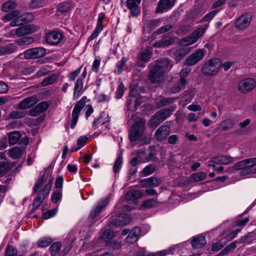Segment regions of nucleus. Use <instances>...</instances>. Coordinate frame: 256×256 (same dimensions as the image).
Returning a JSON list of instances; mask_svg holds the SVG:
<instances>
[{"label":"nucleus","instance_id":"nucleus-2","mask_svg":"<svg viewBox=\"0 0 256 256\" xmlns=\"http://www.w3.org/2000/svg\"><path fill=\"white\" fill-rule=\"evenodd\" d=\"M76 239L72 234H70L63 244L59 242L52 243L49 248L50 256H66L72 248Z\"/></svg>","mask_w":256,"mask_h":256},{"label":"nucleus","instance_id":"nucleus-7","mask_svg":"<svg viewBox=\"0 0 256 256\" xmlns=\"http://www.w3.org/2000/svg\"><path fill=\"white\" fill-rule=\"evenodd\" d=\"M208 27V24H206L204 28H198L190 35L183 38L182 43L185 46L194 44L204 34Z\"/></svg>","mask_w":256,"mask_h":256},{"label":"nucleus","instance_id":"nucleus-52","mask_svg":"<svg viewBox=\"0 0 256 256\" xmlns=\"http://www.w3.org/2000/svg\"><path fill=\"white\" fill-rule=\"evenodd\" d=\"M194 95V92L192 90L185 91L184 96L182 97V100L186 103H188L192 101Z\"/></svg>","mask_w":256,"mask_h":256},{"label":"nucleus","instance_id":"nucleus-37","mask_svg":"<svg viewBox=\"0 0 256 256\" xmlns=\"http://www.w3.org/2000/svg\"><path fill=\"white\" fill-rule=\"evenodd\" d=\"M234 124V120L232 118H227L224 120L220 124V128L224 130L232 128Z\"/></svg>","mask_w":256,"mask_h":256},{"label":"nucleus","instance_id":"nucleus-48","mask_svg":"<svg viewBox=\"0 0 256 256\" xmlns=\"http://www.w3.org/2000/svg\"><path fill=\"white\" fill-rule=\"evenodd\" d=\"M130 200H126L125 199L122 201V207L124 210H126L128 212L131 211L136 207V204L134 202H130Z\"/></svg>","mask_w":256,"mask_h":256},{"label":"nucleus","instance_id":"nucleus-15","mask_svg":"<svg viewBox=\"0 0 256 256\" xmlns=\"http://www.w3.org/2000/svg\"><path fill=\"white\" fill-rule=\"evenodd\" d=\"M252 20V16L245 14L239 16L235 22V27L236 29L242 30L248 28Z\"/></svg>","mask_w":256,"mask_h":256},{"label":"nucleus","instance_id":"nucleus-28","mask_svg":"<svg viewBox=\"0 0 256 256\" xmlns=\"http://www.w3.org/2000/svg\"><path fill=\"white\" fill-rule=\"evenodd\" d=\"M22 137L20 133L18 131H14L9 133L8 135L9 143L11 145H14L16 144H23L20 138Z\"/></svg>","mask_w":256,"mask_h":256},{"label":"nucleus","instance_id":"nucleus-53","mask_svg":"<svg viewBox=\"0 0 256 256\" xmlns=\"http://www.w3.org/2000/svg\"><path fill=\"white\" fill-rule=\"evenodd\" d=\"M206 174L204 172H198L191 176V180L194 182H200L205 178Z\"/></svg>","mask_w":256,"mask_h":256},{"label":"nucleus","instance_id":"nucleus-16","mask_svg":"<svg viewBox=\"0 0 256 256\" xmlns=\"http://www.w3.org/2000/svg\"><path fill=\"white\" fill-rule=\"evenodd\" d=\"M38 102V96L36 95L27 97L19 102L16 108L20 110H27L34 106Z\"/></svg>","mask_w":256,"mask_h":256},{"label":"nucleus","instance_id":"nucleus-12","mask_svg":"<svg viewBox=\"0 0 256 256\" xmlns=\"http://www.w3.org/2000/svg\"><path fill=\"white\" fill-rule=\"evenodd\" d=\"M206 50L204 49H198L192 53L186 60L184 64L192 66L196 64L204 57Z\"/></svg>","mask_w":256,"mask_h":256},{"label":"nucleus","instance_id":"nucleus-24","mask_svg":"<svg viewBox=\"0 0 256 256\" xmlns=\"http://www.w3.org/2000/svg\"><path fill=\"white\" fill-rule=\"evenodd\" d=\"M172 62L168 58H164L160 60L156 66H158L160 69L164 70V72H168L172 66Z\"/></svg>","mask_w":256,"mask_h":256},{"label":"nucleus","instance_id":"nucleus-18","mask_svg":"<svg viewBox=\"0 0 256 256\" xmlns=\"http://www.w3.org/2000/svg\"><path fill=\"white\" fill-rule=\"evenodd\" d=\"M49 104L46 101H43L29 110L30 114L32 116H36L46 112L49 107Z\"/></svg>","mask_w":256,"mask_h":256},{"label":"nucleus","instance_id":"nucleus-61","mask_svg":"<svg viewBox=\"0 0 256 256\" xmlns=\"http://www.w3.org/2000/svg\"><path fill=\"white\" fill-rule=\"evenodd\" d=\"M124 84L122 83H120L118 87L116 88V96L118 98H121L124 95Z\"/></svg>","mask_w":256,"mask_h":256},{"label":"nucleus","instance_id":"nucleus-1","mask_svg":"<svg viewBox=\"0 0 256 256\" xmlns=\"http://www.w3.org/2000/svg\"><path fill=\"white\" fill-rule=\"evenodd\" d=\"M54 179V178H50L47 184L44 186V174L40 176L34 188V192L37 194V196L33 202L34 210H36L48 196L50 191Z\"/></svg>","mask_w":256,"mask_h":256},{"label":"nucleus","instance_id":"nucleus-23","mask_svg":"<svg viewBox=\"0 0 256 256\" xmlns=\"http://www.w3.org/2000/svg\"><path fill=\"white\" fill-rule=\"evenodd\" d=\"M176 106H170L168 108H165L158 111L155 114L156 117L161 122L164 121L167 118H168L171 114V112L176 110Z\"/></svg>","mask_w":256,"mask_h":256},{"label":"nucleus","instance_id":"nucleus-63","mask_svg":"<svg viewBox=\"0 0 256 256\" xmlns=\"http://www.w3.org/2000/svg\"><path fill=\"white\" fill-rule=\"evenodd\" d=\"M64 183V178L62 176H58L55 182V188L56 190L62 189Z\"/></svg>","mask_w":256,"mask_h":256},{"label":"nucleus","instance_id":"nucleus-31","mask_svg":"<svg viewBox=\"0 0 256 256\" xmlns=\"http://www.w3.org/2000/svg\"><path fill=\"white\" fill-rule=\"evenodd\" d=\"M162 22L161 18L152 19L147 21L144 24V27L148 29V32H152L160 26Z\"/></svg>","mask_w":256,"mask_h":256},{"label":"nucleus","instance_id":"nucleus-17","mask_svg":"<svg viewBox=\"0 0 256 256\" xmlns=\"http://www.w3.org/2000/svg\"><path fill=\"white\" fill-rule=\"evenodd\" d=\"M164 70L160 69L158 66H154L150 72V79L152 83H159L163 79Z\"/></svg>","mask_w":256,"mask_h":256},{"label":"nucleus","instance_id":"nucleus-38","mask_svg":"<svg viewBox=\"0 0 256 256\" xmlns=\"http://www.w3.org/2000/svg\"><path fill=\"white\" fill-rule=\"evenodd\" d=\"M15 50V47L12 44L0 46V56L13 53Z\"/></svg>","mask_w":256,"mask_h":256},{"label":"nucleus","instance_id":"nucleus-19","mask_svg":"<svg viewBox=\"0 0 256 256\" xmlns=\"http://www.w3.org/2000/svg\"><path fill=\"white\" fill-rule=\"evenodd\" d=\"M234 162V158L228 156L218 155L212 158L210 162L216 164H228Z\"/></svg>","mask_w":256,"mask_h":256},{"label":"nucleus","instance_id":"nucleus-46","mask_svg":"<svg viewBox=\"0 0 256 256\" xmlns=\"http://www.w3.org/2000/svg\"><path fill=\"white\" fill-rule=\"evenodd\" d=\"M122 157L120 154L119 155L118 157L116 160L113 166V170L114 172L116 174L122 168Z\"/></svg>","mask_w":256,"mask_h":256},{"label":"nucleus","instance_id":"nucleus-62","mask_svg":"<svg viewBox=\"0 0 256 256\" xmlns=\"http://www.w3.org/2000/svg\"><path fill=\"white\" fill-rule=\"evenodd\" d=\"M217 12L218 11L215 10H212L204 16L202 22H208L214 18Z\"/></svg>","mask_w":256,"mask_h":256},{"label":"nucleus","instance_id":"nucleus-59","mask_svg":"<svg viewBox=\"0 0 256 256\" xmlns=\"http://www.w3.org/2000/svg\"><path fill=\"white\" fill-rule=\"evenodd\" d=\"M136 156L139 159L140 162L144 163L147 162L144 150H138Z\"/></svg>","mask_w":256,"mask_h":256},{"label":"nucleus","instance_id":"nucleus-39","mask_svg":"<svg viewBox=\"0 0 256 256\" xmlns=\"http://www.w3.org/2000/svg\"><path fill=\"white\" fill-rule=\"evenodd\" d=\"M62 190L61 189L55 190L52 193L51 196V200L53 203H57L58 201H60L62 198Z\"/></svg>","mask_w":256,"mask_h":256},{"label":"nucleus","instance_id":"nucleus-55","mask_svg":"<svg viewBox=\"0 0 256 256\" xmlns=\"http://www.w3.org/2000/svg\"><path fill=\"white\" fill-rule=\"evenodd\" d=\"M191 70L192 68H190L186 67L182 68L180 72V78H182L187 84H188V82L186 80L185 78L188 76V74L191 72Z\"/></svg>","mask_w":256,"mask_h":256},{"label":"nucleus","instance_id":"nucleus-49","mask_svg":"<svg viewBox=\"0 0 256 256\" xmlns=\"http://www.w3.org/2000/svg\"><path fill=\"white\" fill-rule=\"evenodd\" d=\"M52 242V240L50 237H44L38 240V246L40 248H45L48 246Z\"/></svg>","mask_w":256,"mask_h":256},{"label":"nucleus","instance_id":"nucleus-60","mask_svg":"<svg viewBox=\"0 0 256 256\" xmlns=\"http://www.w3.org/2000/svg\"><path fill=\"white\" fill-rule=\"evenodd\" d=\"M58 208L48 210L42 214L44 219H48L54 216L57 212Z\"/></svg>","mask_w":256,"mask_h":256},{"label":"nucleus","instance_id":"nucleus-56","mask_svg":"<svg viewBox=\"0 0 256 256\" xmlns=\"http://www.w3.org/2000/svg\"><path fill=\"white\" fill-rule=\"evenodd\" d=\"M101 58L99 56H96L92 63V70L93 72L98 73L100 66Z\"/></svg>","mask_w":256,"mask_h":256},{"label":"nucleus","instance_id":"nucleus-20","mask_svg":"<svg viewBox=\"0 0 256 256\" xmlns=\"http://www.w3.org/2000/svg\"><path fill=\"white\" fill-rule=\"evenodd\" d=\"M151 56L152 53L149 50H144L142 51L138 56V66L142 68L144 67L145 64L150 60Z\"/></svg>","mask_w":256,"mask_h":256},{"label":"nucleus","instance_id":"nucleus-29","mask_svg":"<svg viewBox=\"0 0 256 256\" xmlns=\"http://www.w3.org/2000/svg\"><path fill=\"white\" fill-rule=\"evenodd\" d=\"M127 60L122 57L116 64V70H114L115 73L120 74L122 73L124 70L128 72L130 71V69L126 66V62Z\"/></svg>","mask_w":256,"mask_h":256},{"label":"nucleus","instance_id":"nucleus-36","mask_svg":"<svg viewBox=\"0 0 256 256\" xmlns=\"http://www.w3.org/2000/svg\"><path fill=\"white\" fill-rule=\"evenodd\" d=\"M16 3L14 1H7L2 5V10L5 12H10L16 8Z\"/></svg>","mask_w":256,"mask_h":256},{"label":"nucleus","instance_id":"nucleus-26","mask_svg":"<svg viewBox=\"0 0 256 256\" xmlns=\"http://www.w3.org/2000/svg\"><path fill=\"white\" fill-rule=\"evenodd\" d=\"M188 84L182 78H180L179 80L174 84L170 88V92L172 94H176L184 90Z\"/></svg>","mask_w":256,"mask_h":256},{"label":"nucleus","instance_id":"nucleus-5","mask_svg":"<svg viewBox=\"0 0 256 256\" xmlns=\"http://www.w3.org/2000/svg\"><path fill=\"white\" fill-rule=\"evenodd\" d=\"M108 203V198H104L94 206L88 218V222L90 225L94 224L96 222L100 220L102 216L101 213L106 209Z\"/></svg>","mask_w":256,"mask_h":256},{"label":"nucleus","instance_id":"nucleus-40","mask_svg":"<svg viewBox=\"0 0 256 256\" xmlns=\"http://www.w3.org/2000/svg\"><path fill=\"white\" fill-rule=\"evenodd\" d=\"M58 76L56 74H52L50 76H47L43 80L41 84L43 86L53 84L57 80Z\"/></svg>","mask_w":256,"mask_h":256},{"label":"nucleus","instance_id":"nucleus-32","mask_svg":"<svg viewBox=\"0 0 256 256\" xmlns=\"http://www.w3.org/2000/svg\"><path fill=\"white\" fill-rule=\"evenodd\" d=\"M141 194L140 191L136 190H132L128 191L124 196V199L126 200L133 201L140 198Z\"/></svg>","mask_w":256,"mask_h":256},{"label":"nucleus","instance_id":"nucleus-45","mask_svg":"<svg viewBox=\"0 0 256 256\" xmlns=\"http://www.w3.org/2000/svg\"><path fill=\"white\" fill-rule=\"evenodd\" d=\"M173 42V40L170 38H168V39H162L160 40L158 42H156L154 44V46L157 47H166L170 46L171 44Z\"/></svg>","mask_w":256,"mask_h":256},{"label":"nucleus","instance_id":"nucleus-4","mask_svg":"<svg viewBox=\"0 0 256 256\" xmlns=\"http://www.w3.org/2000/svg\"><path fill=\"white\" fill-rule=\"evenodd\" d=\"M233 168L236 170H242L240 172L242 176L256 173V158H250L241 160L236 163Z\"/></svg>","mask_w":256,"mask_h":256},{"label":"nucleus","instance_id":"nucleus-8","mask_svg":"<svg viewBox=\"0 0 256 256\" xmlns=\"http://www.w3.org/2000/svg\"><path fill=\"white\" fill-rule=\"evenodd\" d=\"M86 96H83L75 104L72 111V120L70 125L71 128L74 129L78 120L80 114L86 104Z\"/></svg>","mask_w":256,"mask_h":256},{"label":"nucleus","instance_id":"nucleus-35","mask_svg":"<svg viewBox=\"0 0 256 256\" xmlns=\"http://www.w3.org/2000/svg\"><path fill=\"white\" fill-rule=\"evenodd\" d=\"M22 150L18 146H14L10 148L8 152V156L14 160H16L20 158L22 156Z\"/></svg>","mask_w":256,"mask_h":256},{"label":"nucleus","instance_id":"nucleus-64","mask_svg":"<svg viewBox=\"0 0 256 256\" xmlns=\"http://www.w3.org/2000/svg\"><path fill=\"white\" fill-rule=\"evenodd\" d=\"M172 24H166L160 28L156 32V34H161L164 33L170 30L172 28Z\"/></svg>","mask_w":256,"mask_h":256},{"label":"nucleus","instance_id":"nucleus-34","mask_svg":"<svg viewBox=\"0 0 256 256\" xmlns=\"http://www.w3.org/2000/svg\"><path fill=\"white\" fill-rule=\"evenodd\" d=\"M83 88L82 78H78L76 80L74 87V96H79L82 93V90Z\"/></svg>","mask_w":256,"mask_h":256},{"label":"nucleus","instance_id":"nucleus-58","mask_svg":"<svg viewBox=\"0 0 256 256\" xmlns=\"http://www.w3.org/2000/svg\"><path fill=\"white\" fill-rule=\"evenodd\" d=\"M155 169L156 166L154 164H149L143 169L142 172L144 176H148L152 174Z\"/></svg>","mask_w":256,"mask_h":256},{"label":"nucleus","instance_id":"nucleus-54","mask_svg":"<svg viewBox=\"0 0 256 256\" xmlns=\"http://www.w3.org/2000/svg\"><path fill=\"white\" fill-rule=\"evenodd\" d=\"M114 236V232L108 229H102L101 236L103 239L112 238Z\"/></svg>","mask_w":256,"mask_h":256},{"label":"nucleus","instance_id":"nucleus-47","mask_svg":"<svg viewBox=\"0 0 256 256\" xmlns=\"http://www.w3.org/2000/svg\"><path fill=\"white\" fill-rule=\"evenodd\" d=\"M26 112L22 111L14 110L9 114V116L13 119H20L25 116Z\"/></svg>","mask_w":256,"mask_h":256},{"label":"nucleus","instance_id":"nucleus-33","mask_svg":"<svg viewBox=\"0 0 256 256\" xmlns=\"http://www.w3.org/2000/svg\"><path fill=\"white\" fill-rule=\"evenodd\" d=\"M8 168V161L4 154L0 153V176L6 173Z\"/></svg>","mask_w":256,"mask_h":256},{"label":"nucleus","instance_id":"nucleus-50","mask_svg":"<svg viewBox=\"0 0 256 256\" xmlns=\"http://www.w3.org/2000/svg\"><path fill=\"white\" fill-rule=\"evenodd\" d=\"M176 100L174 98H166L160 99L157 103L159 107L166 106L168 104H171L174 102Z\"/></svg>","mask_w":256,"mask_h":256},{"label":"nucleus","instance_id":"nucleus-13","mask_svg":"<svg viewBox=\"0 0 256 256\" xmlns=\"http://www.w3.org/2000/svg\"><path fill=\"white\" fill-rule=\"evenodd\" d=\"M256 86V81L252 78H248L239 82L238 90L242 93H246L252 90Z\"/></svg>","mask_w":256,"mask_h":256},{"label":"nucleus","instance_id":"nucleus-30","mask_svg":"<svg viewBox=\"0 0 256 256\" xmlns=\"http://www.w3.org/2000/svg\"><path fill=\"white\" fill-rule=\"evenodd\" d=\"M192 246L194 248H199L206 244V240L204 236L200 235L193 238L191 242Z\"/></svg>","mask_w":256,"mask_h":256},{"label":"nucleus","instance_id":"nucleus-22","mask_svg":"<svg viewBox=\"0 0 256 256\" xmlns=\"http://www.w3.org/2000/svg\"><path fill=\"white\" fill-rule=\"evenodd\" d=\"M170 128L168 126L165 125L160 126L155 132L156 139L158 140H164L170 134Z\"/></svg>","mask_w":256,"mask_h":256},{"label":"nucleus","instance_id":"nucleus-3","mask_svg":"<svg viewBox=\"0 0 256 256\" xmlns=\"http://www.w3.org/2000/svg\"><path fill=\"white\" fill-rule=\"evenodd\" d=\"M146 122L142 119L136 122L131 126L128 131V138L130 142H136L142 141L144 143H150V139L144 137L146 130Z\"/></svg>","mask_w":256,"mask_h":256},{"label":"nucleus","instance_id":"nucleus-9","mask_svg":"<svg viewBox=\"0 0 256 256\" xmlns=\"http://www.w3.org/2000/svg\"><path fill=\"white\" fill-rule=\"evenodd\" d=\"M35 28L31 25H22L10 31V36L15 38L30 34L35 32Z\"/></svg>","mask_w":256,"mask_h":256},{"label":"nucleus","instance_id":"nucleus-10","mask_svg":"<svg viewBox=\"0 0 256 256\" xmlns=\"http://www.w3.org/2000/svg\"><path fill=\"white\" fill-rule=\"evenodd\" d=\"M46 42L50 46H57L60 44L63 35L58 30H52L48 32L44 36Z\"/></svg>","mask_w":256,"mask_h":256},{"label":"nucleus","instance_id":"nucleus-57","mask_svg":"<svg viewBox=\"0 0 256 256\" xmlns=\"http://www.w3.org/2000/svg\"><path fill=\"white\" fill-rule=\"evenodd\" d=\"M34 40L33 38L29 36L24 37L18 39L16 42L19 43L20 44H30L32 42H33Z\"/></svg>","mask_w":256,"mask_h":256},{"label":"nucleus","instance_id":"nucleus-42","mask_svg":"<svg viewBox=\"0 0 256 256\" xmlns=\"http://www.w3.org/2000/svg\"><path fill=\"white\" fill-rule=\"evenodd\" d=\"M17 249L14 246L8 244L5 249L4 256H17Z\"/></svg>","mask_w":256,"mask_h":256},{"label":"nucleus","instance_id":"nucleus-6","mask_svg":"<svg viewBox=\"0 0 256 256\" xmlns=\"http://www.w3.org/2000/svg\"><path fill=\"white\" fill-rule=\"evenodd\" d=\"M220 67V60L219 58H212L204 64L201 72L204 76H214L218 73Z\"/></svg>","mask_w":256,"mask_h":256},{"label":"nucleus","instance_id":"nucleus-25","mask_svg":"<svg viewBox=\"0 0 256 256\" xmlns=\"http://www.w3.org/2000/svg\"><path fill=\"white\" fill-rule=\"evenodd\" d=\"M160 182V180L155 177H150L141 180V184L143 187L151 188L158 186Z\"/></svg>","mask_w":256,"mask_h":256},{"label":"nucleus","instance_id":"nucleus-27","mask_svg":"<svg viewBox=\"0 0 256 256\" xmlns=\"http://www.w3.org/2000/svg\"><path fill=\"white\" fill-rule=\"evenodd\" d=\"M108 121V116L104 112H102L100 114V116L98 118L94 120L92 127L96 129L98 128V125L100 124L102 125H104L106 126Z\"/></svg>","mask_w":256,"mask_h":256},{"label":"nucleus","instance_id":"nucleus-21","mask_svg":"<svg viewBox=\"0 0 256 256\" xmlns=\"http://www.w3.org/2000/svg\"><path fill=\"white\" fill-rule=\"evenodd\" d=\"M140 2L141 0H126V6L130 10L132 16H134L139 14L140 8L138 5Z\"/></svg>","mask_w":256,"mask_h":256},{"label":"nucleus","instance_id":"nucleus-51","mask_svg":"<svg viewBox=\"0 0 256 256\" xmlns=\"http://www.w3.org/2000/svg\"><path fill=\"white\" fill-rule=\"evenodd\" d=\"M88 140V137L86 136H80L77 142V144L78 146V148H74L72 149V152H76L78 150L84 146L86 144V143Z\"/></svg>","mask_w":256,"mask_h":256},{"label":"nucleus","instance_id":"nucleus-44","mask_svg":"<svg viewBox=\"0 0 256 256\" xmlns=\"http://www.w3.org/2000/svg\"><path fill=\"white\" fill-rule=\"evenodd\" d=\"M157 204L156 200L154 198H149L144 201L142 204V207L145 208H151L155 206Z\"/></svg>","mask_w":256,"mask_h":256},{"label":"nucleus","instance_id":"nucleus-11","mask_svg":"<svg viewBox=\"0 0 256 256\" xmlns=\"http://www.w3.org/2000/svg\"><path fill=\"white\" fill-rule=\"evenodd\" d=\"M46 54V49L43 47H36L26 50L24 53L25 59H33L42 58Z\"/></svg>","mask_w":256,"mask_h":256},{"label":"nucleus","instance_id":"nucleus-43","mask_svg":"<svg viewBox=\"0 0 256 256\" xmlns=\"http://www.w3.org/2000/svg\"><path fill=\"white\" fill-rule=\"evenodd\" d=\"M144 150L147 162L152 160L156 155L154 147L150 146L148 149Z\"/></svg>","mask_w":256,"mask_h":256},{"label":"nucleus","instance_id":"nucleus-14","mask_svg":"<svg viewBox=\"0 0 256 256\" xmlns=\"http://www.w3.org/2000/svg\"><path fill=\"white\" fill-rule=\"evenodd\" d=\"M176 0H160L155 10L156 14H162L171 10Z\"/></svg>","mask_w":256,"mask_h":256},{"label":"nucleus","instance_id":"nucleus-41","mask_svg":"<svg viewBox=\"0 0 256 256\" xmlns=\"http://www.w3.org/2000/svg\"><path fill=\"white\" fill-rule=\"evenodd\" d=\"M22 15L18 10H15L6 14L2 18V20L7 22L10 21L14 18L21 16Z\"/></svg>","mask_w":256,"mask_h":256}]
</instances>
